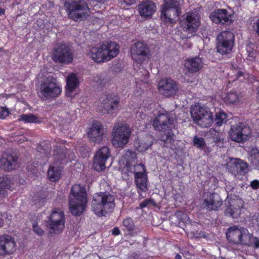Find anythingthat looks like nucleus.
Wrapping results in <instances>:
<instances>
[{
    "label": "nucleus",
    "mask_w": 259,
    "mask_h": 259,
    "mask_svg": "<svg viewBox=\"0 0 259 259\" xmlns=\"http://www.w3.org/2000/svg\"><path fill=\"white\" fill-rule=\"evenodd\" d=\"M174 119L166 111H159L152 121V125L155 131L161 132L160 140L163 141L166 147L174 141L172 128L174 127Z\"/></svg>",
    "instance_id": "1"
},
{
    "label": "nucleus",
    "mask_w": 259,
    "mask_h": 259,
    "mask_svg": "<svg viewBox=\"0 0 259 259\" xmlns=\"http://www.w3.org/2000/svg\"><path fill=\"white\" fill-rule=\"evenodd\" d=\"M87 201L85 187L80 184L74 185L69 196V206L71 214L75 216L80 215L85 211Z\"/></svg>",
    "instance_id": "2"
},
{
    "label": "nucleus",
    "mask_w": 259,
    "mask_h": 259,
    "mask_svg": "<svg viewBox=\"0 0 259 259\" xmlns=\"http://www.w3.org/2000/svg\"><path fill=\"white\" fill-rule=\"evenodd\" d=\"M71 153L70 150L67 149L63 146H57L54 149V156L55 165H51L48 170L49 179L52 182H56L61 178L62 167L68 162L67 159H72L74 155Z\"/></svg>",
    "instance_id": "3"
},
{
    "label": "nucleus",
    "mask_w": 259,
    "mask_h": 259,
    "mask_svg": "<svg viewBox=\"0 0 259 259\" xmlns=\"http://www.w3.org/2000/svg\"><path fill=\"white\" fill-rule=\"evenodd\" d=\"M62 92V87L57 79L48 76L39 81L37 94L42 101L54 100L59 97Z\"/></svg>",
    "instance_id": "4"
},
{
    "label": "nucleus",
    "mask_w": 259,
    "mask_h": 259,
    "mask_svg": "<svg viewBox=\"0 0 259 259\" xmlns=\"http://www.w3.org/2000/svg\"><path fill=\"white\" fill-rule=\"evenodd\" d=\"M114 196L108 192L96 193L92 201V210L99 217L106 216L115 206Z\"/></svg>",
    "instance_id": "5"
},
{
    "label": "nucleus",
    "mask_w": 259,
    "mask_h": 259,
    "mask_svg": "<svg viewBox=\"0 0 259 259\" xmlns=\"http://www.w3.org/2000/svg\"><path fill=\"white\" fill-rule=\"evenodd\" d=\"M119 45L113 41H110L106 44H102L91 49L90 56L92 59L96 63L108 61L116 57L119 51Z\"/></svg>",
    "instance_id": "6"
},
{
    "label": "nucleus",
    "mask_w": 259,
    "mask_h": 259,
    "mask_svg": "<svg viewBox=\"0 0 259 259\" xmlns=\"http://www.w3.org/2000/svg\"><path fill=\"white\" fill-rule=\"evenodd\" d=\"M65 10L69 19L74 21H82L88 16L89 9L85 0H66Z\"/></svg>",
    "instance_id": "7"
},
{
    "label": "nucleus",
    "mask_w": 259,
    "mask_h": 259,
    "mask_svg": "<svg viewBox=\"0 0 259 259\" xmlns=\"http://www.w3.org/2000/svg\"><path fill=\"white\" fill-rule=\"evenodd\" d=\"M180 3L179 0H165L161 10V19L166 23H172L174 20L181 14Z\"/></svg>",
    "instance_id": "8"
},
{
    "label": "nucleus",
    "mask_w": 259,
    "mask_h": 259,
    "mask_svg": "<svg viewBox=\"0 0 259 259\" xmlns=\"http://www.w3.org/2000/svg\"><path fill=\"white\" fill-rule=\"evenodd\" d=\"M51 58L56 63H71L74 58L70 47L64 43L56 44L52 49Z\"/></svg>",
    "instance_id": "9"
},
{
    "label": "nucleus",
    "mask_w": 259,
    "mask_h": 259,
    "mask_svg": "<svg viewBox=\"0 0 259 259\" xmlns=\"http://www.w3.org/2000/svg\"><path fill=\"white\" fill-rule=\"evenodd\" d=\"M185 18L180 21L183 30L189 33H195L200 25V14L196 10L189 11L185 15Z\"/></svg>",
    "instance_id": "10"
},
{
    "label": "nucleus",
    "mask_w": 259,
    "mask_h": 259,
    "mask_svg": "<svg viewBox=\"0 0 259 259\" xmlns=\"http://www.w3.org/2000/svg\"><path fill=\"white\" fill-rule=\"evenodd\" d=\"M251 128L245 122H239L232 125L229 131L230 139L235 142L244 143L249 138Z\"/></svg>",
    "instance_id": "11"
},
{
    "label": "nucleus",
    "mask_w": 259,
    "mask_h": 259,
    "mask_svg": "<svg viewBox=\"0 0 259 259\" xmlns=\"http://www.w3.org/2000/svg\"><path fill=\"white\" fill-rule=\"evenodd\" d=\"M131 132L126 126L115 123L112 135V143L117 148H123L128 142Z\"/></svg>",
    "instance_id": "12"
},
{
    "label": "nucleus",
    "mask_w": 259,
    "mask_h": 259,
    "mask_svg": "<svg viewBox=\"0 0 259 259\" xmlns=\"http://www.w3.org/2000/svg\"><path fill=\"white\" fill-rule=\"evenodd\" d=\"M218 52L224 55L229 54L234 45V35L230 31L221 32L217 38Z\"/></svg>",
    "instance_id": "13"
},
{
    "label": "nucleus",
    "mask_w": 259,
    "mask_h": 259,
    "mask_svg": "<svg viewBox=\"0 0 259 259\" xmlns=\"http://www.w3.org/2000/svg\"><path fill=\"white\" fill-rule=\"evenodd\" d=\"M248 230L234 226L229 228L226 233V238L230 243L236 245L248 244L247 240Z\"/></svg>",
    "instance_id": "14"
},
{
    "label": "nucleus",
    "mask_w": 259,
    "mask_h": 259,
    "mask_svg": "<svg viewBox=\"0 0 259 259\" xmlns=\"http://www.w3.org/2000/svg\"><path fill=\"white\" fill-rule=\"evenodd\" d=\"M223 201L219 194L207 192L204 195L202 207L207 211H218L223 205Z\"/></svg>",
    "instance_id": "15"
},
{
    "label": "nucleus",
    "mask_w": 259,
    "mask_h": 259,
    "mask_svg": "<svg viewBox=\"0 0 259 259\" xmlns=\"http://www.w3.org/2000/svg\"><path fill=\"white\" fill-rule=\"evenodd\" d=\"M119 97L113 94L106 95L101 102L102 112L103 114H113L119 108Z\"/></svg>",
    "instance_id": "16"
},
{
    "label": "nucleus",
    "mask_w": 259,
    "mask_h": 259,
    "mask_svg": "<svg viewBox=\"0 0 259 259\" xmlns=\"http://www.w3.org/2000/svg\"><path fill=\"white\" fill-rule=\"evenodd\" d=\"M16 249L14 238L9 235H0V257L12 254Z\"/></svg>",
    "instance_id": "17"
},
{
    "label": "nucleus",
    "mask_w": 259,
    "mask_h": 259,
    "mask_svg": "<svg viewBox=\"0 0 259 259\" xmlns=\"http://www.w3.org/2000/svg\"><path fill=\"white\" fill-rule=\"evenodd\" d=\"M149 48L146 44L137 41L131 46L130 53L133 59L138 63L142 64L147 57Z\"/></svg>",
    "instance_id": "18"
},
{
    "label": "nucleus",
    "mask_w": 259,
    "mask_h": 259,
    "mask_svg": "<svg viewBox=\"0 0 259 259\" xmlns=\"http://www.w3.org/2000/svg\"><path fill=\"white\" fill-rule=\"evenodd\" d=\"M158 88L160 93L166 97L176 95L179 90L178 83L171 78H164L158 82Z\"/></svg>",
    "instance_id": "19"
},
{
    "label": "nucleus",
    "mask_w": 259,
    "mask_h": 259,
    "mask_svg": "<svg viewBox=\"0 0 259 259\" xmlns=\"http://www.w3.org/2000/svg\"><path fill=\"white\" fill-rule=\"evenodd\" d=\"M64 215L59 209H54L49 217V228L55 233H59L64 227Z\"/></svg>",
    "instance_id": "20"
},
{
    "label": "nucleus",
    "mask_w": 259,
    "mask_h": 259,
    "mask_svg": "<svg viewBox=\"0 0 259 259\" xmlns=\"http://www.w3.org/2000/svg\"><path fill=\"white\" fill-rule=\"evenodd\" d=\"M110 151L108 147L103 146L99 149L94 158L93 167L95 170L101 171L105 169L106 162L110 157Z\"/></svg>",
    "instance_id": "21"
},
{
    "label": "nucleus",
    "mask_w": 259,
    "mask_h": 259,
    "mask_svg": "<svg viewBox=\"0 0 259 259\" xmlns=\"http://www.w3.org/2000/svg\"><path fill=\"white\" fill-rule=\"evenodd\" d=\"M18 157L15 153L4 152L0 158V167L5 171H12L18 166Z\"/></svg>",
    "instance_id": "22"
},
{
    "label": "nucleus",
    "mask_w": 259,
    "mask_h": 259,
    "mask_svg": "<svg viewBox=\"0 0 259 259\" xmlns=\"http://www.w3.org/2000/svg\"><path fill=\"white\" fill-rule=\"evenodd\" d=\"M228 170L235 177L245 176L248 172V164L240 159H231L227 164Z\"/></svg>",
    "instance_id": "23"
},
{
    "label": "nucleus",
    "mask_w": 259,
    "mask_h": 259,
    "mask_svg": "<svg viewBox=\"0 0 259 259\" xmlns=\"http://www.w3.org/2000/svg\"><path fill=\"white\" fill-rule=\"evenodd\" d=\"M88 136L92 141L100 143L105 138V131L102 124L100 121H94L88 133Z\"/></svg>",
    "instance_id": "24"
},
{
    "label": "nucleus",
    "mask_w": 259,
    "mask_h": 259,
    "mask_svg": "<svg viewBox=\"0 0 259 259\" xmlns=\"http://www.w3.org/2000/svg\"><path fill=\"white\" fill-rule=\"evenodd\" d=\"M211 20L214 23L221 25H230L232 22L231 15L226 9H220L212 12L210 15Z\"/></svg>",
    "instance_id": "25"
},
{
    "label": "nucleus",
    "mask_w": 259,
    "mask_h": 259,
    "mask_svg": "<svg viewBox=\"0 0 259 259\" xmlns=\"http://www.w3.org/2000/svg\"><path fill=\"white\" fill-rule=\"evenodd\" d=\"M66 81L65 95L72 99L75 97V95H73V92L80 85L79 78L75 73H71L67 76Z\"/></svg>",
    "instance_id": "26"
},
{
    "label": "nucleus",
    "mask_w": 259,
    "mask_h": 259,
    "mask_svg": "<svg viewBox=\"0 0 259 259\" xmlns=\"http://www.w3.org/2000/svg\"><path fill=\"white\" fill-rule=\"evenodd\" d=\"M138 8L141 16L144 18L151 17L156 10L155 3L149 0L143 1L138 5Z\"/></svg>",
    "instance_id": "27"
},
{
    "label": "nucleus",
    "mask_w": 259,
    "mask_h": 259,
    "mask_svg": "<svg viewBox=\"0 0 259 259\" xmlns=\"http://www.w3.org/2000/svg\"><path fill=\"white\" fill-rule=\"evenodd\" d=\"M229 203V205L224 211L225 215L233 219H238L241 214V208L238 204V200H231Z\"/></svg>",
    "instance_id": "28"
},
{
    "label": "nucleus",
    "mask_w": 259,
    "mask_h": 259,
    "mask_svg": "<svg viewBox=\"0 0 259 259\" xmlns=\"http://www.w3.org/2000/svg\"><path fill=\"white\" fill-rule=\"evenodd\" d=\"M125 156L131 157L133 159V174L135 175V176H139L147 174L146 167L143 164H135L137 156L135 152H133L132 150H128L125 153Z\"/></svg>",
    "instance_id": "29"
},
{
    "label": "nucleus",
    "mask_w": 259,
    "mask_h": 259,
    "mask_svg": "<svg viewBox=\"0 0 259 259\" xmlns=\"http://www.w3.org/2000/svg\"><path fill=\"white\" fill-rule=\"evenodd\" d=\"M210 112V109L206 106H195L191 109V114L193 120L196 122L205 113Z\"/></svg>",
    "instance_id": "30"
},
{
    "label": "nucleus",
    "mask_w": 259,
    "mask_h": 259,
    "mask_svg": "<svg viewBox=\"0 0 259 259\" xmlns=\"http://www.w3.org/2000/svg\"><path fill=\"white\" fill-rule=\"evenodd\" d=\"M111 81V77L105 73H102L100 75L95 76L92 85L99 88H103Z\"/></svg>",
    "instance_id": "31"
},
{
    "label": "nucleus",
    "mask_w": 259,
    "mask_h": 259,
    "mask_svg": "<svg viewBox=\"0 0 259 259\" xmlns=\"http://www.w3.org/2000/svg\"><path fill=\"white\" fill-rule=\"evenodd\" d=\"M195 122L202 127H209L213 122L212 112L210 111L207 113H205L203 116L200 118V120H198Z\"/></svg>",
    "instance_id": "32"
},
{
    "label": "nucleus",
    "mask_w": 259,
    "mask_h": 259,
    "mask_svg": "<svg viewBox=\"0 0 259 259\" xmlns=\"http://www.w3.org/2000/svg\"><path fill=\"white\" fill-rule=\"evenodd\" d=\"M135 184L137 188L142 192H146L147 189L148 179L146 175L135 176Z\"/></svg>",
    "instance_id": "33"
},
{
    "label": "nucleus",
    "mask_w": 259,
    "mask_h": 259,
    "mask_svg": "<svg viewBox=\"0 0 259 259\" xmlns=\"http://www.w3.org/2000/svg\"><path fill=\"white\" fill-rule=\"evenodd\" d=\"M152 145L151 137L149 136H146L139 140L137 148L139 151L143 152L147 150Z\"/></svg>",
    "instance_id": "34"
},
{
    "label": "nucleus",
    "mask_w": 259,
    "mask_h": 259,
    "mask_svg": "<svg viewBox=\"0 0 259 259\" xmlns=\"http://www.w3.org/2000/svg\"><path fill=\"white\" fill-rule=\"evenodd\" d=\"M125 158L127 159L126 163L121 169L122 174L125 177H129L133 174V159L131 157H126L124 155Z\"/></svg>",
    "instance_id": "35"
},
{
    "label": "nucleus",
    "mask_w": 259,
    "mask_h": 259,
    "mask_svg": "<svg viewBox=\"0 0 259 259\" xmlns=\"http://www.w3.org/2000/svg\"><path fill=\"white\" fill-rule=\"evenodd\" d=\"M122 225L129 235H134V231L136 229V226L131 218L128 217L123 220Z\"/></svg>",
    "instance_id": "36"
},
{
    "label": "nucleus",
    "mask_w": 259,
    "mask_h": 259,
    "mask_svg": "<svg viewBox=\"0 0 259 259\" xmlns=\"http://www.w3.org/2000/svg\"><path fill=\"white\" fill-rule=\"evenodd\" d=\"M36 149L38 152L47 157L50 154L51 146L49 142L42 141L38 144Z\"/></svg>",
    "instance_id": "37"
},
{
    "label": "nucleus",
    "mask_w": 259,
    "mask_h": 259,
    "mask_svg": "<svg viewBox=\"0 0 259 259\" xmlns=\"http://www.w3.org/2000/svg\"><path fill=\"white\" fill-rule=\"evenodd\" d=\"M11 184V180L7 175L0 176V196L4 195L6 189H8Z\"/></svg>",
    "instance_id": "38"
},
{
    "label": "nucleus",
    "mask_w": 259,
    "mask_h": 259,
    "mask_svg": "<svg viewBox=\"0 0 259 259\" xmlns=\"http://www.w3.org/2000/svg\"><path fill=\"white\" fill-rule=\"evenodd\" d=\"M227 115L222 111H220L217 113L215 118L213 119V122L218 126H221L223 123L227 121Z\"/></svg>",
    "instance_id": "39"
},
{
    "label": "nucleus",
    "mask_w": 259,
    "mask_h": 259,
    "mask_svg": "<svg viewBox=\"0 0 259 259\" xmlns=\"http://www.w3.org/2000/svg\"><path fill=\"white\" fill-rule=\"evenodd\" d=\"M19 120L25 123H37L38 117L33 114H22L20 116Z\"/></svg>",
    "instance_id": "40"
},
{
    "label": "nucleus",
    "mask_w": 259,
    "mask_h": 259,
    "mask_svg": "<svg viewBox=\"0 0 259 259\" xmlns=\"http://www.w3.org/2000/svg\"><path fill=\"white\" fill-rule=\"evenodd\" d=\"M247 240L249 242L248 244H244V246H253V247L255 248H259V238L256 237H254L252 234L249 233H247Z\"/></svg>",
    "instance_id": "41"
},
{
    "label": "nucleus",
    "mask_w": 259,
    "mask_h": 259,
    "mask_svg": "<svg viewBox=\"0 0 259 259\" xmlns=\"http://www.w3.org/2000/svg\"><path fill=\"white\" fill-rule=\"evenodd\" d=\"M238 101L239 96L236 92H230L225 98V102L228 104H235Z\"/></svg>",
    "instance_id": "42"
},
{
    "label": "nucleus",
    "mask_w": 259,
    "mask_h": 259,
    "mask_svg": "<svg viewBox=\"0 0 259 259\" xmlns=\"http://www.w3.org/2000/svg\"><path fill=\"white\" fill-rule=\"evenodd\" d=\"M193 142L194 146L201 150H203L205 146L204 139L202 137H198L195 136L194 137Z\"/></svg>",
    "instance_id": "43"
},
{
    "label": "nucleus",
    "mask_w": 259,
    "mask_h": 259,
    "mask_svg": "<svg viewBox=\"0 0 259 259\" xmlns=\"http://www.w3.org/2000/svg\"><path fill=\"white\" fill-rule=\"evenodd\" d=\"M184 67L183 69L185 72V75L189 76L191 74L195 73L199 71L201 69L202 66H190L189 67V66H184Z\"/></svg>",
    "instance_id": "44"
},
{
    "label": "nucleus",
    "mask_w": 259,
    "mask_h": 259,
    "mask_svg": "<svg viewBox=\"0 0 259 259\" xmlns=\"http://www.w3.org/2000/svg\"><path fill=\"white\" fill-rule=\"evenodd\" d=\"M185 61L186 63L188 64V65H202L203 64L202 58L199 55L191 58H187Z\"/></svg>",
    "instance_id": "45"
},
{
    "label": "nucleus",
    "mask_w": 259,
    "mask_h": 259,
    "mask_svg": "<svg viewBox=\"0 0 259 259\" xmlns=\"http://www.w3.org/2000/svg\"><path fill=\"white\" fill-rule=\"evenodd\" d=\"M149 204H151L153 206H155L156 203L155 200L153 199H146L139 204V208L141 209H143L147 207Z\"/></svg>",
    "instance_id": "46"
},
{
    "label": "nucleus",
    "mask_w": 259,
    "mask_h": 259,
    "mask_svg": "<svg viewBox=\"0 0 259 259\" xmlns=\"http://www.w3.org/2000/svg\"><path fill=\"white\" fill-rule=\"evenodd\" d=\"M10 114L9 109L6 107H0V119H4Z\"/></svg>",
    "instance_id": "47"
},
{
    "label": "nucleus",
    "mask_w": 259,
    "mask_h": 259,
    "mask_svg": "<svg viewBox=\"0 0 259 259\" xmlns=\"http://www.w3.org/2000/svg\"><path fill=\"white\" fill-rule=\"evenodd\" d=\"M78 151L82 156L85 157L89 152V147L86 145H82L78 148Z\"/></svg>",
    "instance_id": "48"
},
{
    "label": "nucleus",
    "mask_w": 259,
    "mask_h": 259,
    "mask_svg": "<svg viewBox=\"0 0 259 259\" xmlns=\"http://www.w3.org/2000/svg\"><path fill=\"white\" fill-rule=\"evenodd\" d=\"M33 231L39 236H42L44 234V231L37 224L33 223L32 225Z\"/></svg>",
    "instance_id": "49"
},
{
    "label": "nucleus",
    "mask_w": 259,
    "mask_h": 259,
    "mask_svg": "<svg viewBox=\"0 0 259 259\" xmlns=\"http://www.w3.org/2000/svg\"><path fill=\"white\" fill-rule=\"evenodd\" d=\"M249 186L253 190H258L259 189V180L255 179L251 181Z\"/></svg>",
    "instance_id": "50"
},
{
    "label": "nucleus",
    "mask_w": 259,
    "mask_h": 259,
    "mask_svg": "<svg viewBox=\"0 0 259 259\" xmlns=\"http://www.w3.org/2000/svg\"><path fill=\"white\" fill-rule=\"evenodd\" d=\"M131 259H144L142 257H141V254H138L137 253H134L131 255Z\"/></svg>",
    "instance_id": "51"
},
{
    "label": "nucleus",
    "mask_w": 259,
    "mask_h": 259,
    "mask_svg": "<svg viewBox=\"0 0 259 259\" xmlns=\"http://www.w3.org/2000/svg\"><path fill=\"white\" fill-rule=\"evenodd\" d=\"M120 233V231L118 228L114 227L112 230V234L114 236H117L119 235Z\"/></svg>",
    "instance_id": "52"
},
{
    "label": "nucleus",
    "mask_w": 259,
    "mask_h": 259,
    "mask_svg": "<svg viewBox=\"0 0 259 259\" xmlns=\"http://www.w3.org/2000/svg\"><path fill=\"white\" fill-rule=\"evenodd\" d=\"M123 2L128 6L132 5L136 3V0H123Z\"/></svg>",
    "instance_id": "53"
},
{
    "label": "nucleus",
    "mask_w": 259,
    "mask_h": 259,
    "mask_svg": "<svg viewBox=\"0 0 259 259\" xmlns=\"http://www.w3.org/2000/svg\"><path fill=\"white\" fill-rule=\"evenodd\" d=\"M181 219L183 222H185L189 219L188 215L184 213H181Z\"/></svg>",
    "instance_id": "54"
},
{
    "label": "nucleus",
    "mask_w": 259,
    "mask_h": 259,
    "mask_svg": "<svg viewBox=\"0 0 259 259\" xmlns=\"http://www.w3.org/2000/svg\"><path fill=\"white\" fill-rule=\"evenodd\" d=\"M243 75H244V72H242V71H239L236 74L237 78H239V77H240L241 76H243Z\"/></svg>",
    "instance_id": "55"
},
{
    "label": "nucleus",
    "mask_w": 259,
    "mask_h": 259,
    "mask_svg": "<svg viewBox=\"0 0 259 259\" xmlns=\"http://www.w3.org/2000/svg\"><path fill=\"white\" fill-rule=\"evenodd\" d=\"M5 13V10L0 7V16L4 14Z\"/></svg>",
    "instance_id": "56"
},
{
    "label": "nucleus",
    "mask_w": 259,
    "mask_h": 259,
    "mask_svg": "<svg viewBox=\"0 0 259 259\" xmlns=\"http://www.w3.org/2000/svg\"><path fill=\"white\" fill-rule=\"evenodd\" d=\"M146 244H147V240L145 237H143V246H144V247L146 246Z\"/></svg>",
    "instance_id": "57"
},
{
    "label": "nucleus",
    "mask_w": 259,
    "mask_h": 259,
    "mask_svg": "<svg viewBox=\"0 0 259 259\" xmlns=\"http://www.w3.org/2000/svg\"><path fill=\"white\" fill-rule=\"evenodd\" d=\"M176 259H182V256L179 254H177L175 256Z\"/></svg>",
    "instance_id": "58"
},
{
    "label": "nucleus",
    "mask_w": 259,
    "mask_h": 259,
    "mask_svg": "<svg viewBox=\"0 0 259 259\" xmlns=\"http://www.w3.org/2000/svg\"><path fill=\"white\" fill-rule=\"evenodd\" d=\"M257 99L259 101V87L257 88Z\"/></svg>",
    "instance_id": "59"
},
{
    "label": "nucleus",
    "mask_w": 259,
    "mask_h": 259,
    "mask_svg": "<svg viewBox=\"0 0 259 259\" xmlns=\"http://www.w3.org/2000/svg\"><path fill=\"white\" fill-rule=\"evenodd\" d=\"M221 141V138L219 137L218 136L215 138V142H220Z\"/></svg>",
    "instance_id": "60"
},
{
    "label": "nucleus",
    "mask_w": 259,
    "mask_h": 259,
    "mask_svg": "<svg viewBox=\"0 0 259 259\" xmlns=\"http://www.w3.org/2000/svg\"><path fill=\"white\" fill-rule=\"evenodd\" d=\"M3 224L2 220L0 219V228L2 226Z\"/></svg>",
    "instance_id": "61"
},
{
    "label": "nucleus",
    "mask_w": 259,
    "mask_h": 259,
    "mask_svg": "<svg viewBox=\"0 0 259 259\" xmlns=\"http://www.w3.org/2000/svg\"><path fill=\"white\" fill-rule=\"evenodd\" d=\"M4 50V48H3V47L0 48V53L3 52Z\"/></svg>",
    "instance_id": "62"
}]
</instances>
